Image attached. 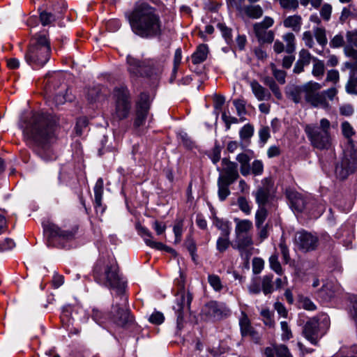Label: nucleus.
<instances>
[{
  "label": "nucleus",
  "instance_id": "f3484780",
  "mask_svg": "<svg viewBox=\"0 0 357 357\" xmlns=\"http://www.w3.org/2000/svg\"><path fill=\"white\" fill-rule=\"evenodd\" d=\"M116 98V112H128L130 109L128 90L126 86L116 87L114 90Z\"/></svg>",
  "mask_w": 357,
  "mask_h": 357
},
{
  "label": "nucleus",
  "instance_id": "a211bd4d",
  "mask_svg": "<svg viewBox=\"0 0 357 357\" xmlns=\"http://www.w3.org/2000/svg\"><path fill=\"white\" fill-rule=\"evenodd\" d=\"M230 5L234 6L241 15L252 19H259L264 13L263 9L259 5H244L241 3H232L231 1H230Z\"/></svg>",
  "mask_w": 357,
  "mask_h": 357
},
{
  "label": "nucleus",
  "instance_id": "58836bf2",
  "mask_svg": "<svg viewBox=\"0 0 357 357\" xmlns=\"http://www.w3.org/2000/svg\"><path fill=\"white\" fill-rule=\"evenodd\" d=\"M313 66L312 70V74L317 78H321L323 77L325 72V66L323 61L318 59L317 58H313Z\"/></svg>",
  "mask_w": 357,
  "mask_h": 357
},
{
  "label": "nucleus",
  "instance_id": "dca6fc26",
  "mask_svg": "<svg viewBox=\"0 0 357 357\" xmlns=\"http://www.w3.org/2000/svg\"><path fill=\"white\" fill-rule=\"evenodd\" d=\"M239 326L242 337H249L255 343H259L261 335L251 325L250 320L245 312H241Z\"/></svg>",
  "mask_w": 357,
  "mask_h": 357
},
{
  "label": "nucleus",
  "instance_id": "6e6d98bb",
  "mask_svg": "<svg viewBox=\"0 0 357 357\" xmlns=\"http://www.w3.org/2000/svg\"><path fill=\"white\" fill-rule=\"evenodd\" d=\"M177 137L183 143V144L187 148H192L193 146V142L191 140L190 137L188 136V133L180 130L177 132Z\"/></svg>",
  "mask_w": 357,
  "mask_h": 357
},
{
  "label": "nucleus",
  "instance_id": "1a4fd4ad",
  "mask_svg": "<svg viewBox=\"0 0 357 357\" xmlns=\"http://www.w3.org/2000/svg\"><path fill=\"white\" fill-rule=\"evenodd\" d=\"M111 310L112 321L120 327H128L134 322V317L127 308L128 298L124 293L116 295Z\"/></svg>",
  "mask_w": 357,
  "mask_h": 357
},
{
  "label": "nucleus",
  "instance_id": "e433bc0d",
  "mask_svg": "<svg viewBox=\"0 0 357 357\" xmlns=\"http://www.w3.org/2000/svg\"><path fill=\"white\" fill-rule=\"evenodd\" d=\"M213 223L215 226L221 231L222 236H229L231 232V223L229 221L215 218Z\"/></svg>",
  "mask_w": 357,
  "mask_h": 357
},
{
  "label": "nucleus",
  "instance_id": "37998d69",
  "mask_svg": "<svg viewBox=\"0 0 357 357\" xmlns=\"http://www.w3.org/2000/svg\"><path fill=\"white\" fill-rule=\"evenodd\" d=\"M218 29H220V31L222 33V37L225 38L226 43L227 44H230L232 43V29L231 28H229L223 23H218L217 24Z\"/></svg>",
  "mask_w": 357,
  "mask_h": 357
},
{
  "label": "nucleus",
  "instance_id": "9b49d317",
  "mask_svg": "<svg viewBox=\"0 0 357 357\" xmlns=\"http://www.w3.org/2000/svg\"><path fill=\"white\" fill-rule=\"evenodd\" d=\"M231 314L230 309L225 303L215 301L205 304L202 310V316L206 321H218L228 317Z\"/></svg>",
  "mask_w": 357,
  "mask_h": 357
},
{
  "label": "nucleus",
  "instance_id": "f704fd0d",
  "mask_svg": "<svg viewBox=\"0 0 357 357\" xmlns=\"http://www.w3.org/2000/svg\"><path fill=\"white\" fill-rule=\"evenodd\" d=\"M102 97V88L100 86H94L88 89L86 98L90 103L100 100Z\"/></svg>",
  "mask_w": 357,
  "mask_h": 357
},
{
  "label": "nucleus",
  "instance_id": "a19ab883",
  "mask_svg": "<svg viewBox=\"0 0 357 357\" xmlns=\"http://www.w3.org/2000/svg\"><path fill=\"white\" fill-rule=\"evenodd\" d=\"M273 278L272 274L264 275L262 278L261 287L264 294H268L273 291Z\"/></svg>",
  "mask_w": 357,
  "mask_h": 357
},
{
  "label": "nucleus",
  "instance_id": "6e6552de",
  "mask_svg": "<svg viewBox=\"0 0 357 357\" xmlns=\"http://www.w3.org/2000/svg\"><path fill=\"white\" fill-rule=\"evenodd\" d=\"M126 63L128 72L132 78L151 77L160 73L162 70V66L157 60L144 59L141 61L130 54L126 57Z\"/></svg>",
  "mask_w": 357,
  "mask_h": 357
},
{
  "label": "nucleus",
  "instance_id": "bb28decb",
  "mask_svg": "<svg viewBox=\"0 0 357 357\" xmlns=\"http://www.w3.org/2000/svg\"><path fill=\"white\" fill-rule=\"evenodd\" d=\"M236 222L235 235H243L248 234V231L252 228V222L250 220H240L239 218H234Z\"/></svg>",
  "mask_w": 357,
  "mask_h": 357
},
{
  "label": "nucleus",
  "instance_id": "412c9836",
  "mask_svg": "<svg viewBox=\"0 0 357 357\" xmlns=\"http://www.w3.org/2000/svg\"><path fill=\"white\" fill-rule=\"evenodd\" d=\"M252 245V236L249 234H244L243 235H236L235 244L233 248L237 249L243 255L244 252H246L248 248Z\"/></svg>",
  "mask_w": 357,
  "mask_h": 357
},
{
  "label": "nucleus",
  "instance_id": "423d86ee",
  "mask_svg": "<svg viewBox=\"0 0 357 357\" xmlns=\"http://www.w3.org/2000/svg\"><path fill=\"white\" fill-rule=\"evenodd\" d=\"M331 123L326 119H322L318 123L306 124L304 131L310 145L319 151H328L331 149L333 139L330 132Z\"/></svg>",
  "mask_w": 357,
  "mask_h": 357
},
{
  "label": "nucleus",
  "instance_id": "6ab92c4d",
  "mask_svg": "<svg viewBox=\"0 0 357 357\" xmlns=\"http://www.w3.org/2000/svg\"><path fill=\"white\" fill-rule=\"evenodd\" d=\"M303 333L305 337L312 344L317 345L319 340V323L317 319H312L306 322Z\"/></svg>",
  "mask_w": 357,
  "mask_h": 357
},
{
  "label": "nucleus",
  "instance_id": "de8ad7c7",
  "mask_svg": "<svg viewBox=\"0 0 357 357\" xmlns=\"http://www.w3.org/2000/svg\"><path fill=\"white\" fill-rule=\"evenodd\" d=\"M269 264L271 268L277 274L282 275L283 273L281 264L278 261L277 255H273L269 258Z\"/></svg>",
  "mask_w": 357,
  "mask_h": 357
},
{
  "label": "nucleus",
  "instance_id": "393cba45",
  "mask_svg": "<svg viewBox=\"0 0 357 357\" xmlns=\"http://www.w3.org/2000/svg\"><path fill=\"white\" fill-rule=\"evenodd\" d=\"M236 160L240 164V172L243 176L250 174V158L244 153H241L236 155Z\"/></svg>",
  "mask_w": 357,
  "mask_h": 357
},
{
  "label": "nucleus",
  "instance_id": "2eb2a0df",
  "mask_svg": "<svg viewBox=\"0 0 357 357\" xmlns=\"http://www.w3.org/2000/svg\"><path fill=\"white\" fill-rule=\"evenodd\" d=\"M222 169L219 167L217 169L218 172H221L218 179L234 183L239 177L238 172V165L234 162L230 161L228 158H224L222 160Z\"/></svg>",
  "mask_w": 357,
  "mask_h": 357
},
{
  "label": "nucleus",
  "instance_id": "ddd939ff",
  "mask_svg": "<svg viewBox=\"0 0 357 357\" xmlns=\"http://www.w3.org/2000/svg\"><path fill=\"white\" fill-rule=\"evenodd\" d=\"M294 243L300 250L306 252L317 248L319 238L316 234L303 229L295 234Z\"/></svg>",
  "mask_w": 357,
  "mask_h": 357
},
{
  "label": "nucleus",
  "instance_id": "864d4df0",
  "mask_svg": "<svg viewBox=\"0 0 357 357\" xmlns=\"http://www.w3.org/2000/svg\"><path fill=\"white\" fill-rule=\"evenodd\" d=\"M55 20V16L51 13L43 11L40 13V21L43 26L50 24Z\"/></svg>",
  "mask_w": 357,
  "mask_h": 357
},
{
  "label": "nucleus",
  "instance_id": "2f4dec72",
  "mask_svg": "<svg viewBox=\"0 0 357 357\" xmlns=\"http://www.w3.org/2000/svg\"><path fill=\"white\" fill-rule=\"evenodd\" d=\"M151 100L149 94L142 93L136 102L137 112H148L151 109Z\"/></svg>",
  "mask_w": 357,
  "mask_h": 357
},
{
  "label": "nucleus",
  "instance_id": "49530a36",
  "mask_svg": "<svg viewBox=\"0 0 357 357\" xmlns=\"http://www.w3.org/2000/svg\"><path fill=\"white\" fill-rule=\"evenodd\" d=\"M237 205L239 209L245 215L251 213L252 207L250 202L245 197H239L237 199Z\"/></svg>",
  "mask_w": 357,
  "mask_h": 357
},
{
  "label": "nucleus",
  "instance_id": "4d7b16f0",
  "mask_svg": "<svg viewBox=\"0 0 357 357\" xmlns=\"http://www.w3.org/2000/svg\"><path fill=\"white\" fill-rule=\"evenodd\" d=\"M163 314L158 311H154L149 317V321L153 324L160 325L164 322Z\"/></svg>",
  "mask_w": 357,
  "mask_h": 357
},
{
  "label": "nucleus",
  "instance_id": "a18cd8bd",
  "mask_svg": "<svg viewBox=\"0 0 357 357\" xmlns=\"http://www.w3.org/2000/svg\"><path fill=\"white\" fill-rule=\"evenodd\" d=\"M229 236H221L218 238L216 242V249L220 252H224L229 247L231 243Z\"/></svg>",
  "mask_w": 357,
  "mask_h": 357
},
{
  "label": "nucleus",
  "instance_id": "39448f33",
  "mask_svg": "<svg viewBox=\"0 0 357 357\" xmlns=\"http://www.w3.org/2000/svg\"><path fill=\"white\" fill-rule=\"evenodd\" d=\"M51 46L49 38L45 33L36 34L31 40L24 58L33 68L43 67L50 60Z\"/></svg>",
  "mask_w": 357,
  "mask_h": 357
},
{
  "label": "nucleus",
  "instance_id": "13d9d810",
  "mask_svg": "<svg viewBox=\"0 0 357 357\" xmlns=\"http://www.w3.org/2000/svg\"><path fill=\"white\" fill-rule=\"evenodd\" d=\"M261 314L264 318V323L265 325L269 327H273L275 326V321L273 319V314L269 310H263L261 312Z\"/></svg>",
  "mask_w": 357,
  "mask_h": 357
},
{
  "label": "nucleus",
  "instance_id": "7ed1b4c3",
  "mask_svg": "<svg viewBox=\"0 0 357 357\" xmlns=\"http://www.w3.org/2000/svg\"><path fill=\"white\" fill-rule=\"evenodd\" d=\"M93 277L99 284L114 289L116 295L125 292L126 282L119 274L116 262L110 258L100 257L93 269Z\"/></svg>",
  "mask_w": 357,
  "mask_h": 357
},
{
  "label": "nucleus",
  "instance_id": "8fccbe9b",
  "mask_svg": "<svg viewBox=\"0 0 357 357\" xmlns=\"http://www.w3.org/2000/svg\"><path fill=\"white\" fill-rule=\"evenodd\" d=\"M273 75L277 81L284 84L285 83L286 73L284 70L277 69L274 63L271 64Z\"/></svg>",
  "mask_w": 357,
  "mask_h": 357
},
{
  "label": "nucleus",
  "instance_id": "79ce46f5",
  "mask_svg": "<svg viewBox=\"0 0 357 357\" xmlns=\"http://www.w3.org/2000/svg\"><path fill=\"white\" fill-rule=\"evenodd\" d=\"M345 91L351 95H357V77L350 75L345 84Z\"/></svg>",
  "mask_w": 357,
  "mask_h": 357
},
{
  "label": "nucleus",
  "instance_id": "4c0bfd02",
  "mask_svg": "<svg viewBox=\"0 0 357 357\" xmlns=\"http://www.w3.org/2000/svg\"><path fill=\"white\" fill-rule=\"evenodd\" d=\"M137 230L139 234L143 238L146 245L150 248L153 245L155 241L153 240V236L151 232L143 226H138Z\"/></svg>",
  "mask_w": 357,
  "mask_h": 357
},
{
  "label": "nucleus",
  "instance_id": "c03bdc74",
  "mask_svg": "<svg viewBox=\"0 0 357 357\" xmlns=\"http://www.w3.org/2000/svg\"><path fill=\"white\" fill-rule=\"evenodd\" d=\"M208 282L215 291H220L223 288L220 278L217 275H208Z\"/></svg>",
  "mask_w": 357,
  "mask_h": 357
},
{
  "label": "nucleus",
  "instance_id": "aec40b11",
  "mask_svg": "<svg viewBox=\"0 0 357 357\" xmlns=\"http://www.w3.org/2000/svg\"><path fill=\"white\" fill-rule=\"evenodd\" d=\"M286 195L292 210L298 213L304 210L306 202L301 194L292 190H287Z\"/></svg>",
  "mask_w": 357,
  "mask_h": 357
},
{
  "label": "nucleus",
  "instance_id": "69168bd1",
  "mask_svg": "<svg viewBox=\"0 0 357 357\" xmlns=\"http://www.w3.org/2000/svg\"><path fill=\"white\" fill-rule=\"evenodd\" d=\"M276 357H293L284 344L276 345Z\"/></svg>",
  "mask_w": 357,
  "mask_h": 357
},
{
  "label": "nucleus",
  "instance_id": "bf43d9fd",
  "mask_svg": "<svg viewBox=\"0 0 357 357\" xmlns=\"http://www.w3.org/2000/svg\"><path fill=\"white\" fill-rule=\"evenodd\" d=\"M89 124V119L86 116H81L77 120L75 130L79 135L82 134L83 128H86Z\"/></svg>",
  "mask_w": 357,
  "mask_h": 357
},
{
  "label": "nucleus",
  "instance_id": "7c9ffc66",
  "mask_svg": "<svg viewBox=\"0 0 357 357\" xmlns=\"http://www.w3.org/2000/svg\"><path fill=\"white\" fill-rule=\"evenodd\" d=\"M103 185L102 178H99L94 186V203L96 211L98 210V208H100L102 206Z\"/></svg>",
  "mask_w": 357,
  "mask_h": 357
},
{
  "label": "nucleus",
  "instance_id": "cd10ccee",
  "mask_svg": "<svg viewBox=\"0 0 357 357\" xmlns=\"http://www.w3.org/2000/svg\"><path fill=\"white\" fill-rule=\"evenodd\" d=\"M304 92V85L296 86L291 85L287 87L286 93L288 98L294 102L298 103L301 100L302 93Z\"/></svg>",
  "mask_w": 357,
  "mask_h": 357
},
{
  "label": "nucleus",
  "instance_id": "72a5a7b5",
  "mask_svg": "<svg viewBox=\"0 0 357 357\" xmlns=\"http://www.w3.org/2000/svg\"><path fill=\"white\" fill-rule=\"evenodd\" d=\"M232 183L218 178V197L221 201H224L230 195L229 186Z\"/></svg>",
  "mask_w": 357,
  "mask_h": 357
},
{
  "label": "nucleus",
  "instance_id": "3c124183",
  "mask_svg": "<svg viewBox=\"0 0 357 357\" xmlns=\"http://www.w3.org/2000/svg\"><path fill=\"white\" fill-rule=\"evenodd\" d=\"M280 327L282 330L281 337L283 341L289 340L292 337V332L291 328L289 326V324L287 321H282L280 322Z\"/></svg>",
  "mask_w": 357,
  "mask_h": 357
},
{
  "label": "nucleus",
  "instance_id": "338daca9",
  "mask_svg": "<svg viewBox=\"0 0 357 357\" xmlns=\"http://www.w3.org/2000/svg\"><path fill=\"white\" fill-rule=\"evenodd\" d=\"M15 247V241L10 238H5L0 243V252L8 251Z\"/></svg>",
  "mask_w": 357,
  "mask_h": 357
},
{
  "label": "nucleus",
  "instance_id": "052dcab7",
  "mask_svg": "<svg viewBox=\"0 0 357 357\" xmlns=\"http://www.w3.org/2000/svg\"><path fill=\"white\" fill-rule=\"evenodd\" d=\"M301 307L310 311L315 310L317 307L315 304L308 298L303 297L299 301Z\"/></svg>",
  "mask_w": 357,
  "mask_h": 357
},
{
  "label": "nucleus",
  "instance_id": "ea45409f",
  "mask_svg": "<svg viewBox=\"0 0 357 357\" xmlns=\"http://www.w3.org/2000/svg\"><path fill=\"white\" fill-rule=\"evenodd\" d=\"M268 216V211L264 206H260L255 213V226L259 227L261 225H265L264 222Z\"/></svg>",
  "mask_w": 357,
  "mask_h": 357
},
{
  "label": "nucleus",
  "instance_id": "09e8293b",
  "mask_svg": "<svg viewBox=\"0 0 357 357\" xmlns=\"http://www.w3.org/2000/svg\"><path fill=\"white\" fill-rule=\"evenodd\" d=\"M264 172V164L260 160H255L250 165V174L254 176H261Z\"/></svg>",
  "mask_w": 357,
  "mask_h": 357
},
{
  "label": "nucleus",
  "instance_id": "f257e3e1",
  "mask_svg": "<svg viewBox=\"0 0 357 357\" xmlns=\"http://www.w3.org/2000/svg\"><path fill=\"white\" fill-rule=\"evenodd\" d=\"M126 17L132 33L142 38H153L161 34L160 12L148 2L136 3Z\"/></svg>",
  "mask_w": 357,
  "mask_h": 357
},
{
  "label": "nucleus",
  "instance_id": "b1692460",
  "mask_svg": "<svg viewBox=\"0 0 357 357\" xmlns=\"http://www.w3.org/2000/svg\"><path fill=\"white\" fill-rule=\"evenodd\" d=\"M303 19L301 15H294L286 17L283 21V25L286 28L291 29L298 33L301 30Z\"/></svg>",
  "mask_w": 357,
  "mask_h": 357
},
{
  "label": "nucleus",
  "instance_id": "5fc2aeb1",
  "mask_svg": "<svg viewBox=\"0 0 357 357\" xmlns=\"http://www.w3.org/2000/svg\"><path fill=\"white\" fill-rule=\"evenodd\" d=\"M344 38L341 33H338L331 40L330 47L331 48H340L344 45Z\"/></svg>",
  "mask_w": 357,
  "mask_h": 357
},
{
  "label": "nucleus",
  "instance_id": "4be33fe9",
  "mask_svg": "<svg viewBox=\"0 0 357 357\" xmlns=\"http://www.w3.org/2000/svg\"><path fill=\"white\" fill-rule=\"evenodd\" d=\"M73 100V96L72 95L71 90L66 89L65 94L58 93L52 99L48 100V105L50 109L54 110L57 109L58 106L63 105L66 101H72Z\"/></svg>",
  "mask_w": 357,
  "mask_h": 357
},
{
  "label": "nucleus",
  "instance_id": "c85d7f7f",
  "mask_svg": "<svg viewBox=\"0 0 357 357\" xmlns=\"http://www.w3.org/2000/svg\"><path fill=\"white\" fill-rule=\"evenodd\" d=\"M253 195L259 207L264 206L268 202L270 190L268 187H259L255 192H253Z\"/></svg>",
  "mask_w": 357,
  "mask_h": 357
},
{
  "label": "nucleus",
  "instance_id": "9d476101",
  "mask_svg": "<svg viewBox=\"0 0 357 357\" xmlns=\"http://www.w3.org/2000/svg\"><path fill=\"white\" fill-rule=\"evenodd\" d=\"M45 231L47 234V245L66 248L67 243L73 240L77 230H64L54 224H49Z\"/></svg>",
  "mask_w": 357,
  "mask_h": 357
},
{
  "label": "nucleus",
  "instance_id": "473e14b6",
  "mask_svg": "<svg viewBox=\"0 0 357 357\" xmlns=\"http://www.w3.org/2000/svg\"><path fill=\"white\" fill-rule=\"evenodd\" d=\"M335 296V290L331 283H326L318 291V296L324 301H329Z\"/></svg>",
  "mask_w": 357,
  "mask_h": 357
},
{
  "label": "nucleus",
  "instance_id": "f03ea898",
  "mask_svg": "<svg viewBox=\"0 0 357 357\" xmlns=\"http://www.w3.org/2000/svg\"><path fill=\"white\" fill-rule=\"evenodd\" d=\"M19 126L27 137L43 143L53 134L56 121L50 113H22Z\"/></svg>",
  "mask_w": 357,
  "mask_h": 357
},
{
  "label": "nucleus",
  "instance_id": "0e129e2a",
  "mask_svg": "<svg viewBox=\"0 0 357 357\" xmlns=\"http://www.w3.org/2000/svg\"><path fill=\"white\" fill-rule=\"evenodd\" d=\"M347 45L357 47V30L347 31L346 34Z\"/></svg>",
  "mask_w": 357,
  "mask_h": 357
},
{
  "label": "nucleus",
  "instance_id": "774afa93",
  "mask_svg": "<svg viewBox=\"0 0 357 357\" xmlns=\"http://www.w3.org/2000/svg\"><path fill=\"white\" fill-rule=\"evenodd\" d=\"M349 315L355 321L357 327V300L354 298L351 300V307L349 310Z\"/></svg>",
  "mask_w": 357,
  "mask_h": 357
},
{
  "label": "nucleus",
  "instance_id": "4468645a",
  "mask_svg": "<svg viewBox=\"0 0 357 357\" xmlns=\"http://www.w3.org/2000/svg\"><path fill=\"white\" fill-rule=\"evenodd\" d=\"M274 20L270 17H265L262 22L255 23L253 26L254 33L261 44L271 43L274 40V32L268 29L273 25Z\"/></svg>",
  "mask_w": 357,
  "mask_h": 357
},
{
  "label": "nucleus",
  "instance_id": "680f3d73",
  "mask_svg": "<svg viewBox=\"0 0 357 357\" xmlns=\"http://www.w3.org/2000/svg\"><path fill=\"white\" fill-rule=\"evenodd\" d=\"M302 39L304 41L305 45L310 49H314V41L313 39V35L311 31H306L303 33Z\"/></svg>",
  "mask_w": 357,
  "mask_h": 357
},
{
  "label": "nucleus",
  "instance_id": "f8f14e48",
  "mask_svg": "<svg viewBox=\"0 0 357 357\" xmlns=\"http://www.w3.org/2000/svg\"><path fill=\"white\" fill-rule=\"evenodd\" d=\"M192 301V295L190 291H178L173 309L177 315V325L180 328L182 327L184 316L190 312Z\"/></svg>",
  "mask_w": 357,
  "mask_h": 357
},
{
  "label": "nucleus",
  "instance_id": "c756f323",
  "mask_svg": "<svg viewBox=\"0 0 357 357\" xmlns=\"http://www.w3.org/2000/svg\"><path fill=\"white\" fill-rule=\"evenodd\" d=\"M312 33L317 43L321 45L322 48L325 47L328 43L326 30L325 27L322 26H314Z\"/></svg>",
  "mask_w": 357,
  "mask_h": 357
},
{
  "label": "nucleus",
  "instance_id": "0eeeda50",
  "mask_svg": "<svg viewBox=\"0 0 357 357\" xmlns=\"http://www.w3.org/2000/svg\"><path fill=\"white\" fill-rule=\"evenodd\" d=\"M321 88V84L317 82H309L304 84L305 100L314 108L330 109V102L336 97L337 90L335 87H331L320 92L317 91Z\"/></svg>",
  "mask_w": 357,
  "mask_h": 357
},
{
  "label": "nucleus",
  "instance_id": "603ef678",
  "mask_svg": "<svg viewBox=\"0 0 357 357\" xmlns=\"http://www.w3.org/2000/svg\"><path fill=\"white\" fill-rule=\"evenodd\" d=\"M299 58L298 61L305 66H308L310 63L311 60L313 61L314 56L311 55L310 52L305 49H302L299 52Z\"/></svg>",
  "mask_w": 357,
  "mask_h": 357
},
{
  "label": "nucleus",
  "instance_id": "5701e85b",
  "mask_svg": "<svg viewBox=\"0 0 357 357\" xmlns=\"http://www.w3.org/2000/svg\"><path fill=\"white\" fill-rule=\"evenodd\" d=\"M252 91L256 98L259 100H267L271 97V93L261 86L257 81L252 80L250 82Z\"/></svg>",
  "mask_w": 357,
  "mask_h": 357
},
{
  "label": "nucleus",
  "instance_id": "c9c22d12",
  "mask_svg": "<svg viewBox=\"0 0 357 357\" xmlns=\"http://www.w3.org/2000/svg\"><path fill=\"white\" fill-rule=\"evenodd\" d=\"M282 39L286 43L285 51L288 54H292L296 50V38L293 33L288 32L282 36Z\"/></svg>",
  "mask_w": 357,
  "mask_h": 357
},
{
  "label": "nucleus",
  "instance_id": "20e7f679",
  "mask_svg": "<svg viewBox=\"0 0 357 357\" xmlns=\"http://www.w3.org/2000/svg\"><path fill=\"white\" fill-rule=\"evenodd\" d=\"M341 130L342 135L347 139V146L344 150L341 160L336 163L335 174L339 179L344 180L357 170V150L351 139L355 135L351 125L347 121H344L341 124Z\"/></svg>",
  "mask_w": 357,
  "mask_h": 357
},
{
  "label": "nucleus",
  "instance_id": "a878e982",
  "mask_svg": "<svg viewBox=\"0 0 357 357\" xmlns=\"http://www.w3.org/2000/svg\"><path fill=\"white\" fill-rule=\"evenodd\" d=\"M208 53V47L205 44L199 45L196 51L192 55V61L194 64H199L204 62Z\"/></svg>",
  "mask_w": 357,
  "mask_h": 357
},
{
  "label": "nucleus",
  "instance_id": "e2e57ef3",
  "mask_svg": "<svg viewBox=\"0 0 357 357\" xmlns=\"http://www.w3.org/2000/svg\"><path fill=\"white\" fill-rule=\"evenodd\" d=\"M331 13L332 6L329 3H324L320 10L321 17L326 22L331 19Z\"/></svg>",
  "mask_w": 357,
  "mask_h": 357
}]
</instances>
